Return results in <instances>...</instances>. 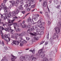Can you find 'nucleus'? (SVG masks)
<instances>
[{
  "label": "nucleus",
  "instance_id": "1",
  "mask_svg": "<svg viewBox=\"0 0 61 61\" xmlns=\"http://www.w3.org/2000/svg\"><path fill=\"white\" fill-rule=\"evenodd\" d=\"M43 51V49H41L39 50L38 52V53L41 56V57L42 58V59L46 61H51L52 60V59L50 58L49 60L47 59V55H45L44 53H45L46 52L45 51Z\"/></svg>",
  "mask_w": 61,
  "mask_h": 61
},
{
  "label": "nucleus",
  "instance_id": "2",
  "mask_svg": "<svg viewBox=\"0 0 61 61\" xmlns=\"http://www.w3.org/2000/svg\"><path fill=\"white\" fill-rule=\"evenodd\" d=\"M11 12L8 15H8H6V14H4L3 15L1 14L0 15H1V17L2 18H3L4 20L6 19H8L9 17H10L11 16H12Z\"/></svg>",
  "mask_w": 61,
  "mask_h": 61
},
{
  "label": "nucleus",
  "instance_id": "3",
  "mask_svg": "<svg viewBox=\"0 0 61 61\" xmlns=\"http://www.w3.org/2000/svg\"><path fill=\"white\" fill-rule=\"evenodd\" d=\"M1 5L4 6V7H2L1 6H0V8H1L2 9H3V10H4V12H5V14H7V10H6V6L5 5V4L3 3L1 4Z\"/></svg>",
  "mask_w": 61,
  "mask_h": 61
},
{
  "label": "nucleus",
  "instance_id": "4",
  "mask_svg": "<svg viewBox=\"0 0 61 61\" xmlns=\"http://www.w3.org/2000/svg\"><path fill=\"white\" fill-rule=\"evenodd\" d=\"M30 34L32 36H35L34 37V38L35 39V40H38L39 39V38H38L37 36H36V33H35V34H33V33H30Z\"/></svg>",
  "mask_w": 61,
  "mask_h": 61
},
{
  "label": "nucleus",
  "instance_id": "5",
  "mask_svg": "<svg viewBox=\"0 0 61 61\" xmlns=\"http://www.w3.org/2000/svg\"><path fill=\"white\" fill-rule=\"evenodd\" d=\"M57 37V38H58V36L56 35V33H55L54 34L52 38L53 39H56Z\"/></svg>",
  "mask_w": 61,
  "mask_h": 61
},
{
  "label": "nucleus",
  "instance_id": "6",
  "mask_svg": "<svg viewBox=\"0 0 61 61\" xmlns=\"http://www.w3.org/2000/svg\"><path fill=\"white\" fill-rule=\"evenodd\" d=\"M5 35L6 36V37H7L8 39V40H7V42H9V41H10V40H11L10 38L9 37L10 36V34H9L7 35Z\"/></svg>",
  "mask_w": 61,
  "mask_h": 61
},
{
  "label": "nucleus",
  "instance_id": "7",
  "mask_svg": "<svg viewBox=\"0 0 61 61\" xmlns=\"http://www.w3.org/2000/svg\"><path fill=\"white\" fill-rule=\"evenodd\" d=\"M14 44L15 45H18L19 44V42L18 41H16L15 40L14 41H13Z\"/></svg>",
  "mask_w": 61,
  "mask_h": 61
},
{
  "label": "nucleus",
  "instance_id": "8",
  "mask_svg": "<svg viewBox=\"0 0 61 61\" xmlns=\"http://www.w3.org/2000/svg\"><path fill=\"white\" fill-rule=\"evenodd\" d=\"M20 38L21 40L20 41V45L21 46H23V45H24V42H23V41H22V40H23L22 38Z\"/></svg>",
  "mask_w": 61,
  "mask_h": 61
},
{
  "label": "nucleus",
  "instance_id": "9",
  "mask_svg": "<svg viewBox=\"0 0 61 61\" xmlns=\"http://www.w3.org/2000/svg\"><path fill=\"white\" fill-rule=\"evenodd\" d=\"M15 18L16 19H18V18L16 16H15V17H13V20H11V22H10V23H13V22L15 21Z\"/></svg>",
  "mask_w": 61,
  "mask_h": 61
},
{
  "label": "nucleus",
  "instance_id": "10",
  "mask_svg": "<svg viewBox=\"0 0 61 61\" xmlns=\"http://www.w3.org/2000/svg\"><path fill=\"white\" fill-rule=\"evenodd\" d=\"M41 22H42L41 21V20H40L38 21L37 22L38 23H40V24H41V25H45V23L44 22H42L41 23Z\"/></svg>",
  "mask_w": 61,
  "mask_h": 61
},
{
  "label": "nucleus",
  "instance_id": "11",
  "mask_svg": "<svg viewBox=\"0 0 61 61\" xmlns=\"http://www.w3.org/2000/svg\"><path fill=\"white\" fill-rule=\"evenodd\" d=\"M11 15L12 16H15V15L16 13L15 12V11H13L12 12H11Z\"/></svg>",
  "mask_w": 61,
  "mask_h": 61
},
{
  "label": "nucleus",
  "instance_id": "12",
  "mask_svg": "<svg viewBox=\"0 0 61 61\" xmlns=\"http://www.w3.org/2000/svg\"><path fill=\"white\" fill-rule=\"evenodd\" d=\"M9 31L12 34H14L15 33V30H12V29H10L9 30Z\"/></svg>",
  "mask_w": 61,
  "mask_h": 61
},
{
  "label": "nucleus",
  "instance_id": "13",
  "mask_svg": "<svg viewBox=\"0 0 61 61\" xmlns=\"http://www.w3.org/2000/svg\"><path fill=\"white\" fill-rule=\"evenodd\" d=\"M14 26H15L16 27H18L19 26L17 25V23H13Z\"/></svg>",
  "mask_w": 61,
  "mask_h": 61
},
{
  "label": "nucleus",
  "instance_id": "14",
  "mask_svg": "<svg viewBox=\"0 0 61 61\" xmlns=\"http://www.w3.org/2000/svg\"><path fill=\"white\" fill-rule=\"evenodd\" d=\"M20 59L21 61H23V60H26V59H25V57H23L22 56H21L20 57Z\"/></svg>",
  "mask_w": 61,
  "mask_h": 61
},
{
  "label": "nucleus",
  "instance_id": "15",
  "mask_svg": "<svg viewBox=\"0 0 61 61\" xmlns=\"http://www.w3.org/2000/svg\"><path fill=\"white\" fill-rule=\"evenodd\" d=\"M43 5L44 7H46L47 5V2L46 1L44 2Z\"/></svg>",
  "mask_w": 61,
  "mask_h": 61
},
{
  "label": "nucleus",
  "instance_id": "16",
  "mask_svg": "<svg viewBox=\"0 0 61 61\" xmlns=\"http://www.w3.org/2000/svg\"><path fill=\"white\" fill-rule=\"evenodd\" d=\"M29 51L30 52H32L33 54H35V49H34L33 50H29Z\"/></svg>",
  "mask_w": 61,
  "mask_h": 61
},
{
  "label": "nucleus",
  "instance_id": "17",
  "mask_svg": "<svg viewBox=\"0 0 61 61\" xmlns=\"http://www.w3.org/2000/svg\"><path fill=\"white\" fill-rule=\"evenodd\" d=\"M0 35L1 36V38H2V39H3L4 37H5V36H6V35H5L3 36L4 34L3 33H1Z\"/></svg>",
  "mask_w": 61,
  "mask_h": 61
},
{
  "label": "nucleus",
  "instance_id": "18",
  "mask_svg": "<svg viewBox=\"0 0 61 61\" xmlns=\"http://www.w3.org/2000/svg\"><path fill=\"white\" fill-rule=\"evenodd\" d=\"M27 3L29 4V7L31 5V0H28L27 1Z\"/></svg>",
  "mask_w": 61,
  "mask_h": 61
},
{
  "label": "nucleus",
  "instance_id": "19",
  "mask_svg": "<svg viewBox=\"0 0 61 61\" xmlns=\"http://www.w3.org/2000/svg\"><path fill=\"white\" fill-rule=\"evenodd\" d=\"M22 5H21L18 8L19 10H23V8L22 7Z\"/></svg>",
  "mask_w": 61,
  "mask_h": 61
},
{
  "label": "nucleus",
  "instance_id": "20",
  "mask_svg": "<svg viewBox=\"0 0 61 61\" xmlns=\"http://www.w3.org/2000/svg\"><path fill=\"white\" fill-rule=\"evenodd\" d=\"M16 4L15 5L16 6H17L18 4L19 3V0H16Z\"/></svg>",
  "mask_w": 61,
  "mask_h": 61
},
{
  "label": "nucleus",
  "instance_id": "21",
  "mask_svg": "<svg viewBox=\"0 0 61 61\" xmlns=\"http://www.w3.org/2000/svg\"><path fill=\"white\" fill-rule=\"evenodd\" d=\"M16 4L15 1H12V4L13 6H15V5H16Z\"/></svg>",
  "mask_w": 61,
  "mask_h": 61
},
{
  "label": "nucleus",
  "instance_id": "22",
  "mask_svg": "<svg viewBox=\"0 0 61 61\" xmlns=\"http://www.w3.org/2000/svg\"><path fill=\"white\" fill-rule=\"evenodd\" d=\"M3 38L4 39V40H5V41H7V40H7V37H6V36L5 37H3ZM7 45H8V42H7Z\"/></svg>",
  "mask_w": 61,
  "mask_h": 61
},
{
  "label": "nucleus",
  "instance_id": "23",
  "mask_svg": "<svg viewBox=\"0 0 61 61\" xmlns=\"http://www.w3.org/2000/svg\"><path fill=\"white\" fill-rule=\"evenodd\" d=\"M30 22L33 25H34V24H36V23H38V22H37L36 23H34V21H33V20H30Z\"/></svg>",
  "mask_w": 61,
  "mask_h": 61
},
{
  "label": "nucleus",
  "instance_id": "24",
  "mask_svg": "<svg viewBox=\"0 0 61 61\" xmlns=\"http://www.w3.org/2000/svg\"><path fill=\"white\" fill-rule=\"evenodd\" d=\"M41 31V30H40L39 29H37L36 30L37 33H38V34H39L40 32Z\"/></svg>",
  "mask_w": 61,
  "mask_h": 61
},
{
  "label": "nucleus",
  "instance_id": "25",
  "mask_svg": "<svg viewBox=\"0 0 61 61\" xmlns=\"http://www.w3.org/2000/svg\"><path fill=\"white\" fill-rule=\"evenodd\" d=\"M26 27V25L25 24L24 25H22V27L23 28H25Z\"/></svg>",
  "mask_w": 61,
  "mask_h": 61
},
{
  "label": "nucleus",
  "instance_id": "26",
  "mask_svg": "<svg viewBox=\"0 0 61 61\" xmlns=\"http://www.w3.org/2000/svg\"><path fill=\"white\" fill-rule=\"evenodd\" d=\"M19 11L17 9L16 10V11H15V14H16V15H17L18 13H19Z\"/></svg>",
  "mask_w": 61,
  "mask_h": 61
},
{
  "label": "nucleus",
  "instance_id": "27",
  "mask_svg": "<svg viewBox=\"0 0 61 61\" xmlns=\"http://www.w3.org/2000/svg\"><path fill=\"white\" fill-rule=\"evenodd\" d=\"M33 28L35 30H36L37 29V27L36 26H33Z\"/></svg>",
  "mask_w": 61,
  "mask_h": 61
},
{
  "label": "nucleus",
  "instance_id": "28",
  "mask_svg": "<svg viewBox=\"0 0 61 61\" xmlns=\"http://www.w3.org/2000/svg\"><path fill=\"white\" fill-rule=\"evenodd\" d=\"M44 32L43 31H41L39 34V35H43L44 34Z\"/></svg>",
  "mask_w": 61,
  "mask_h": 61
},
{
  "label": "nucleus",
  "instance_id": "29",
  "mask_svg": "<svg viewBox=\"0 0 61 61\" xmlns=\"http://www.w3.org/2000/svg\"><path fill=\"white\" fill-rule=\"evenodd\" d=\"M38 27H39L40 28H42V27L43 26V25H42V24H41L39 25H38Z\"/></svg>",
  "mask_w": 61,
  "mask_h": 61
},
{
  "label": "nucleus",
  "instance_id": "30",
  "mask_svg": "<svg viewBox=\"0 0 61 61\" xmlns=\"http://www.w3.org/2000/svg\"><path fill=\"white\" fill-rule=\"evenodd\" d=\"M21 29L19 28H17L16 29V32H18V31H20Z\"/></svg>",
  "mask_w": 61,
  "mask_h": 61
},
{
  "label": "nucleus",
  "instance_id": "31",
  "mask_svg": "<svg viewBox=\"0 0 61 61\" xmlns=\"http://www.w3.org/2000/svg\"><path fill=\"white\" fill-rule=\"evenodd\" d=\"M35 4H34L33 5H31L30 7V8L31 9H32L33 8H35Z\"/></svg>",
  "mask_w": 61,
  "mask_h": 61
},
{
  "label": "nucleus",
  "instance_id": "32",
  "mask_svg": "<svg viewBox=\"0 0 61 61\" xmlns=\"http://www.w3.org/2000/svg\"><path fill=\"white\" fill-rule=\"evenodd\" d=\"M5 31H7V32H9V28H5Z\"/></svg>",
  "mask_w": 61,
  "mask_h": 61
},
{
  "label": "nucleus",
  "instance_id": "33",
  "mask_svg": "<svg viewBox=\"0 0 61 61\" xmlns=\"http://www.w3.org/2000/svg\"><path fill=\"white\" fill-rule=\"evenodd\" d=\"M36 57H33L32 59V61H36Z\"/></svg>",
  "mask_w": 61,
  "mask_h": 61
},
{
  "label": "nucleus",
  "instance_id": "34",
  "mask_svg": "<svg viewBox=\"0 0 61 61\" xmlns=\"http://www.w3.org/2000/svg\"><path fill=\"white\" fill-rule=\"evenodd\" d=\"M15 36H20V34H18L17 33H15Z\"/></svg>",
  "mask_w": 61,
  "mask_h": 61
},
{
  "label": "nucleus",
  "instance_id": "35",
  "mask_svg": "<svg viewBox=\"0 0 61 61\" xmlns=\"http://www.w3.org/2000/svg\"><path fill=\"white\" fill-rule=\"evenodd\" d=\"M22 34L24 36H25L26 34V32L25 31H23L22 32Z\"/></svg>",
  "mask_w": 61,
  "mask_h": 61
},
{
  "label": "nucleus",
  "instance_id": "36",
  "mask_svg": "<svg viewBox=\"0 0 61 61\" xmlns=\"http://www.w3.org/2000/svg\"><path fill=\"white\" fill-rule=\"evenodd\" d=\"M8 22H8L9 24H13V23H10V22H12V20H10L9 19H8Z\"/></svg>",
  "mask_w": 61,
  "mask_h": 61
},
{
  "label": "nucleus",
  "instance_id": "37",
  "mask_svg": "<svg viewBox=\"0 0 61 61\" xmlns=\"http://www.w3.org/2000/svg\"><path fill=\"white\" fill-rule=\"evenodd\" d=\"M27 21L28 22L31 21V18H30V17H29L28 19H27Z\"/></svg>",
  "mask_w": 61,
  "mask_h": 61
},
{
  "label": "nucleus",
  "instance_id": "38",
  "mask_svg": "<svg viewBox=\"0 0 61 61\" xmlns=\"http://www.w3.org/2000/svg\"><path fill=\"white\" fill-rule=\"evenodd\" d=\"M14 34H12L13 35H12L11 36V37L12 38H15V35H14Z\"/></svg>",
  "mask_w": 61,
  "mask_h": 61
},
{
  "label": "nucleus",
  "instance_id": "39",
  "mask_svg": "<svg viewBox=\"0 0 61 61\" xmlns=\"http://www.w3.org/2000/svg\"><path fill=\"white\" fill-rule=\"evenodd\" d=\"M20 3L21 4V5H23V0H21L20 1Z\"/></svg>",
  "mask_w": 61,
  "mask_h": 61
},
{
  "label": "nucleus",
  "instance_id": "40",
  "mask_svg": "<svg viewBox=\"0 0 61 61\" xmlns=\"http://www.w3.org/2000/svg\"><path fill=\"white\" fill-rule=\"evenodd\" d=\"M24 36L22 32L20 34V36Z\"/></svg>",
  "mask_w": 61,
  "mask_h": 61
},
{
  "label": "nucleus",
  "instance_id": "41",
  "mask_svg": "<svg viewBox=\"0 0 61 61\" xmlns=\"http://www.w3.org/2000/svg\"><path fill=\"white\" fill-rule=\"evenodd\" d=\"M31 10V9L30 8H28L26 10V11H28V12H30V10Z\"/></svg>",
  "mask_w": 61,
  "mask_h": 61
},
{
  "label": "nucleus",
  "instance_id": "42",
  "mask_svg": "<svg viewBox=\"0 0 61 61\" xmlns=\"http://www.w3.org/2000/svg\"><path fill=\"white\" fill-rule=\"evenodd\" d=\"M22 41H23V43H25V44L27 43V41H26L25 40H24L23 39L22 40Z\"/></svg>",
  "mask_w": 61,
  "mask_h": 61
},
{
  "label": "nucleus",
  "instance_id": "43",
  "mask_svg": "<svg viewBox=\"0 0 61 61\" xmlns=\"http://www.w3.org/2000/svg\"><path fill=\"white\" fill-rule=\"evenodd\" d=\"M2 45L3 46H5V43H4V41H2Z\"/></svg>",
  "mask_w": 61,
  "mask_h": 61
},
{
  "label": "nucleus",
  "instance_id": "44",
  "mask_svg": "<svg viewBox=\"0 0 61 61\" xmlns=\"http://www.w3.org/2000/svg\"><path fill=\"white\" fill-rule=\"evenodd\" d=\"M8 24V23H7V22H5V24H3V26H5V25H7V24Z\"/></svg>",
  "mask_w": 61,
  "mask_h": 61
},
{
  "label": "nucleus",
  "instance_id": "45",
  "mask_svg": "<svg viewBox=\"0 0 61 61\" xmlns=\"http://www.w3.org/2000/svg\"><path fill=\"white\" fill-rule=\"evenodd\" d=\"M12 57H13L14 59H16V58H17V57H16L14 56H13V55H12Z\"/></svg>",
  "mask_w": 61,
  "mask_h": 61
},
{
  "label": "nucleus",
  "instance_id": "46",
  "mask_svg": "<svg viewBox=\"0 0 61 61\" xmlns=\"http://www.w3.org/2000/svg\"><path fill=\"white\" fill-rule=\"evenodd\" d=\"M41 30H44L45 29V28H44V27L42 26L41 27Z\"/></svg>",
  "mask_w": 61,
  "mask_h": 61
},
{
  "label": "nucleus",
  "instance_id": "47",
  "mask_svg": "<svg viewBox=\"0 0 61 61\" xmlns=\"http://www.w3.org/2000/svg\"><path fill=\"white\" fill-rule=\"evenodd\" d=\"M34 19L35 21H36L37 20V19H38V18H37V17H36Z\"/></svg>",
  "mask_w": 61,
  "mask_h": 61
},
{
  "label": "nucleus",
  "instance_id": "48",
  "mask_svg": "<svg viewBox=\"0 0 61 61\" xmlns=\"http://www.w3.org/2000/svg\"><path fill=\"white\" fill-rule=\"evenodd\" d=\"M27 33H30V29H28L27 31Z\"/></svg>",
  "mask_w": 61,
  "mask_h": 61
},
{
  "label": "nucleus",
  "instance_id": "49",
  "mask_svg": "<svg viewBox=\"0 0 61 61\" xmlns=\"http://www.w3.org/2000/svg\"><path fill=\"white\" fill-rule=\"evenodd\" d=\"M26 40H28V41H29V40H30V38H29L26 37Z\"/></svg>",
  "mask_w": 61,
  "mask_h": 61
},
{
  "label": "nucleus",
  "instance_id": "50",
  "mask_svg": "<svg viewBox=\"0 0 61 61\" xmlns=\"http://www.w3.org/2000/svg\"><path fill=\"white\" fill-rule=\"evenodd\" d=\"M11 60L12 61H15V59H14L13 58H11Z\"/></svg>",
  "mask_w": 61,
  "mask_h": 61
},
{
  "label": "nucleus",
  "instance_id": "51",
  "mask_svg": "<svg viewBox=\"0 0 61 61\" xmlns=\"http://www.w3.org/2000/svg\"><path fill=\"white\" fill-rule=\"evenodd\" d=\"M34 28H33H33H31V31H34Z\"/></svg>",
  "mask_w": 61,
  "mask_h": 61
},
{
  "label": "nucleus",
  "instance_id": "52",
  "mask_svg": "<svg viewBox=\"0 0 61 61\" xmlns=\"http://www.w3.org/2000/svg\"><path fill=\"white\" fill-rule=\"evenodd\" d=\"M48 36H49V33H48V35L46 36V38L47 39H49Z\"/></svg>",
  "mask_w": 61,
  "mask_h": 61
},
{
  "label": "nucleus",
  "instance_id": "53",
  "mask_svg": "<svg viewBox=\"0 0 61 61\" xmlns=\"http://www.w3.org/2000/svg\"><path fill=\"white\" fill-rule=\"evenodd\" d=\"M21 12L23 14H25V11H22Z\"/></svg>",
  "mask_w": 61,
  "mask_h": 61
},
{
  "label": "nucleus",
  "instance_id": "54",
  "mask_svg": "<svg viewBox=\"0 0 61 61\" xmlns=\"http://www.w3.org/2000/svg\"><path fill=\"white\" fill-rule=\"evenodd\" d=\"M45 42V41H41V43L40 44V45H41V44H43V43H44Z\"/></svg>",
  "mask_w": 61,
  "mask_h": 61
},
{
  "label": "nucleus",
  "instance_id": "55",
  "mask_svg": "<svg viewBox=\"0 0 61 61\" xmlns=\"http://www.w3.org/2000/svg\"><path fill=\"white\" fill-rule=\"evenodd\" d=\"M28 6V5L27 4H25L24 5V7H26Z\"/></svg>",
  "mask_w": 61,
  "mask_h": 61
},
{
  "label": "nucleus",
  "instance_id": "56",
  "mask_svg": "<svg viewBox=\"0 0 61 61\" xmlns=\"http://www.w3.org/2000/svg\"><path fill=\"white\" fill-rule=\"evenodd\" d=\"M50 24H51V22H50V21H49L48 22V25H50Z\"/></svg>",
  "mask_w": 61,
  "mask_h": 61
},
{
  "label": "nucleus",
  "instance_id": "57",
  "mask_svg": "<svg viewBox=\"0 0 61 61\" xmlns=\"http://www.w3.org/2000/svg\"><path fill=\"white\" fill-rule=\"evenodd\" d=\"M27 27L28 28H30V27H31V26H30V25H27Z\"/></svg>",
  "mask_w": 61,
  "mask_h": 61
},
{
  "label": "nucleus",
  "instance_id": "58",
  "mask_svg": "<svg viewBox=\"0 0 61 61\" xmlns=\"http://www.w3.org/2000/svg\"><path fill=\"white\" fill-rule=\"evenodd\" d=\"M48 44V41H46L45 42V45H47Z\"/></svg>",
  "mask_w": 61,
  "mask_h": 61
},
{
  "label": "nucleus",
  "instance_id": "59",
  "mask_svg": "<svg viewBox=\"0 0 61 61\" xmlns=\"http://www.w3.org/2000/svg\"><path fill=\"white\" fill-rule=\"evenodd\" d=\"M7 1V0H4L3 1V2L4 3H5Z\"/></svg>",
  "mask_w": 61,
  "mask_h": 61
},
{
  "label": "nucleus",
  "instance_id": "60",
  "mask_svg": "<svg viewBox=\"0 0 61 61\" xmlns=\"http://www.w3.org/2000/svg\"><path fill=\"white\" fill-rule=\"evenodd\" d=\"M13 25V24H9L8 25L9 26H11V25Z\"/></svg>",
  "mask_w": 61,
  "mask_h": 61
},
{
  "label": "nucleus",
  "instance_id": "61",
  "mask_svg": "<svg viewBox=\"0 0 61 61\" xmlns=\"http://www.w3.org/2000/svg\"><path fill=\"white\" fill-rule=\"evenodd\" d=\"M45 15H46V16H48V14H47V12H46L45 13Z\"/></svg>",
  "mask_w": 61,
  "mask_h": 61
},
{
  "label": "nucleus",
  "instance_id": "62",
  "mask_svg": "<svg viewBox=\"0 0 61 61\" xmlns=\"http://www.w3.org/2000/svg\"><path fill=\"white\" fill-rule=\"evenodd\" d=\"M4 48L6 50H7V48L6 47H4Z\"/></svg>",
  "mask_w": 61,
  "mask_h": 61
},
{
  "label": "nucleus",
  "instance_id": "63",
  "mask_svg": "<svg viewBox=\"0 0 61 61\" xmlns=\"http://www.w3.org/2000/svg\"><path fill=\"white\" fill-rule=\"evenodd\" d=\"M60 7V5H59L57 6V8H58V9H59V8Z\"/></svg>",
  "mask_w": 61,
  "mask_h": 61
},
{
  "label": "nucleus",
  "instance_id": "64",
  "mask_svg": "<svg viewBox=\"0 0 61 61\" xmlns=\"http://www.w3.org/2000/svg\"><path fill=\"white\" fill-rule=\"evenodd\" d=\"M5 61V59H3L1 61Z\"/></svg>",
  "mask_w": 61,
  "mask_h": 61
}]
</instances>
